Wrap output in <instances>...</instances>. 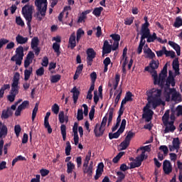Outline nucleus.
Returning a JSON list of instances; mask_svg holds the SVG:
<instances>
[{
  "mask_svg": "<svg viewBox=\"0 0 182 182\" xmlns=\"http://www.w3.org/2000/svg\"><path fill=\"white\" fill-rule=\"evenodd\" d=\"M135 136V132H132V131H129L127 132V135L125 138V139L128 141H132V139Z\"/></svg>",
  "mask_w": 182,
  "mask_h": 182,
  "instance_id": "44",
  "label": "nucleus"
},
{
  "mask_svg": "<svg viewBox=\"0 0 182 182\" xmlns=\"http://www.w3.org/2000/svg\"><path fill=\"white\" fill-rule=\"evenodd\" d=\"M53 41H55L56 42L53 44V46H60L59 43H60L61 41L60 36H57L55 37H53Z\"/></svg>",
  "mask_w": 182,
  "mask_h": 182,
  "instance_id": "54",
  "label": "nucleus"
},
{
  "mask_svg": "<svg viewBox=\"0 0 182 182\" xmlns=\"http://www.w3.org/2000/svg\"><path fill=\"white\" fill-rule=\"evenodd\" d=\"M60 80H61V75L57 74V75H52L50 82L51 83H57Z\"/></svg>",
  "mask_w": 182,
  "mask_h": 182,
  "instance_id": "38",
  "label": "nucleus"
},
{
  "mask_svg": "<svg viewBox=\"0 0 182 182\" xmlns=\"http://www.w3.org/2000/svg\"><path fill=\"white\" fill-rule=\"evenodd\" d=\"M105 164L103 162H100L97 164L96 171H100V172H104L105 171Z\"/></svg>",
  "mask_w": 182,
  "mask_h": 182,
  "instance_id": "55",
  "label": "nucleus"
},
{
  "mask_svg": "<svg viewBox=\"0 0 182 182\" xmlns=\"http://www.w3.org/2000/svg\"><path fill=\"white\" fill-rule=\"evenodd\" d=\"M16 41L17 42V43H19L20 45H23V43H26V42H28V38L26 37H23L21 35H18L16 37Z\"/></svg>",
  "mask_w": 182,
  "mask_h": 182,
  "instance_id": "26",
  "label": "nucleus"
},
{
  "mask_svg": "<svg viewBox=\"0 0 182 182\" xmlns=\"http://www.w3.org/2000/svg\"><path fill=\"white\" fill-rule=\"evenodd\" d=\"M77 119L78 121H81L83 119V110L82 109H77Z\"/></svg>",
  "mask_w": 182,
  "mask_h": 182,
  "instance_id": "57",
  "label": "nucleus"
},
{
  "mask_svg": "<svg viewBox=\"0 0 182 182\" xmlns=\"http://www.w3.org/2000/svg\"><path fill=\"white\" fill-rule=\"evenodd\" d=\"M16 53L18 55V58L23 57V48L22 46L18 47L16 50Z\"/></svg>",
  "mask_w": 182,
  "mask_h": 182,
  "instance_id": "43",
  "label": "nucleus"
},
{
  "mask_svg": "<svg viewBox=\"0 0 182 182\" xmlns=\"http://www.w3.org/2000/svg\"><path fill=\"white\" fill-rule=\"evenodd\" d=\"M122 89L120 88L117 97L114 99V107H116L117 105L119 103V100L122 97Z\"/></svg>",
  "mask_w": 182,
  "mask_h": 182,
  "instance_id": "47",
  "label": "nucleus"
},
{
  "mask_svg": "<svg viewBox=\"0 0 182 182\" xmlns=\"http://www.w3.org/2000/svg\"><path fill=\"white\" fill-rule=\"evenodd\" d=\"M32 63H33L32 59L26 58L24 60V68L27 69Z\"/></svg>",
  "mask_w": 182,
  "mask_h": 182,
  "instance_id": "62",
  "label": "nucleus"
},
{
  "mask_svg": "<svg viewBox=\"0 0 182 182\" xmlns=\"http://www.w3.org/2000/svg\"><path fill=\"white\" fill-rule=\"evenodd\" d=\"M131 141L124 139V141H122L119 146L121 147V150H126L127 147L130 145Z\"/></svg>",
  "mask_w": 182,
  "mask_h": 182,
  "instance_id": "35",
  "label": "nucleus"
},
{
  "mask_svg": "<svg viewBox=\"0 0 182 182\" xmlns=\"http://www.w3.org/2000/svg\"><path fill=\"white\" fill-rule=\"evenodd\" d=\"M172 146L176 147V151H178V150H179V148H180V141H179L178 138H173V139L172 141Z\"/></svg>",
  "mask_w": 182,
  "mask_h": 182,
  "instance_id": "36",
  "label": "nucleus"
},
{
  "mask_svg": "<svg viewBox=\"0 0 182 182\" xmlns=\"http://www.w3.org/2000/svg\"><path fill=\"white\" fill-rule=\"evenodd\" d=\"M8 127L3 123L0 122V139L8 135Z\"/></svg>",
  "mask_w": 182,
  "mask_h": 182,
  "instance_id": "18",
  "label": "nucleus"
},
{
  "mask_svg": "<svg viewBox=\"0 0 182 182\" xmlns=\"http://www.w3.org/2000/svg\"><path fill=\"white\" fill-rule=\"evenodd\" d=\"M164 55L166 57H171V58H175L176 53L172 50H166V48L164 46Z\"/></svg>",
  "mask_w": 182,
  "mask_h": 182,
  "instance_id": "30",
  "label": "nucleus"
},
{
  "mask_svg": "<svg viewBox=\"0 0 182 182\" xmlns=\"http://www.w3.org/2000/svg\"><path fill=\"white\" fill-rule=\"evenodd\" d=\"M60 132L63 137V141H65L66 140V126L65 124H61L60 126Z\"/></svg>",
  "mask_w": 182,
  "mask_h": 182,
  "instance_id": "33",
  "label": "nucleus"
},
{
  "mask_svg": "<svg viewBox=\"0 0 182 182\" xmlns=\"http://www.w3.org/2000/svg\"><path fill=\"white\" fill-rule=\"evenodd\" d=\"M112 40H109L110 43H112V46H119V42L120 41V35L112 34L110 35Z\"/></svg>",
  "mask_w": 182,
  "mask_h": 182,
  "instance_id": "15",
  "label": "nucleus"
},
{
  "mask_svg": "<svg viewBox=\"0 0 182 182\" xmlns=\"http://www.w3.org/2000/svg\"><path fill=\"white\" fill-rule=\"evenodd\" d=\"M163 170L164 173L166 175H168L172 172V166L171 163L169 161L165 160L163 162Z\"/></svg>",
  "mask_w": 182,
  "mask_h": 182,
  "instance_id": "11",
  "label": "nucleus"
},
{
  "mask_svg": "<svg viewBox=\"0 0 182 182\" xmlns=\"http://www.w3.org/2000/svg\"><path fill=\"white\" fill-rule=\"evenodd\" d=\"M169 125L170 127H168ZM167 126H165L164 133L167 134L169 132L173 133L176 130V127L174 125V122H170V123H168Z\"/></svg>",
  "mask_w": 182,
  "mask_h": 182,
  "instance_id": "21",
  "label": "nucleus"
},
{
  "mask_svg": "<svg viewBox=\"0 0 182 182\" xmlns=\"http://www.w3.org/2000/svg\"><path fill=\"white\" fill-rule=\"evenodd\" d=\"M146 42H153L154 41H156V39H157V34H156V33H153L152 35L149 34L148 36V37L146 38Z\"/></svg>",
  "mask_w": 182,
  "mask_h": 182,
  "instance_id": "40",
  "label": "nucleus"
},
{
  "mask_svg": "<svg viewBox=\"0 0 182 182\" xmlns=\"http://www.w3.org/2000/svg\"><path fill=\"white\" fill-rule=\"evenodd\" d=\"M124 131L120 130L119 129H118V131L117 132L114 133H109V138L110 140L114 139H118L119 135L123 134Z\"/></svg>",
  "mask_w": 182,
  "mask_h": 182,
  "instance_id": "25",
  "label": "nucleus"
},
{
  "mask_svg": "<svg viewBox=\"0 0 182 182\" xmlns=\"http://www.w3.org/2000/svg\"><path fill=\"white\" fill-rule=\"evenodd\" d=\"M65 117L64 112H60L58 115L60 123L63 124L65 122Z\"/></svg>",
  "mask_w": 182,
  "mask_h": 182,
  "instance_id": "61",
  "label": "nucleus"
},
{
  "mask_svg": "<svg viewBox=\"0 0 182 182\" xmlns=\"http://www.w3.org/2000/svg\"><path fill=\"white\" fill-rule=\"evenodd\" d=\"M71 93H73V101L74 103L76 104L77 103L79 96L80 95V92L76 88V87H74L73 90H70Z\"/></svg>",
  "mask_w": 182,
  "mask_h": 182,
  "instance_id": "23",
  "label": "nucleus"
},
{
  "mask_svg": "<svg viewBox=\"0 0 182 182\" xmlns=\"http://www.w3.org/2000/svg\"><path fill=\"white\" fill-rule=\"evenodd\" d=\"M174 87L176 86V80L171 70H169V75H168L166 80V87L169 88L170 87Z\"/></svg>",
  "mask_w": 182,
  "mask_h": 182,
  "instance_id": "7",
  "label": "nucleus"
},
{
  "mask_svg": "<svg viewBox=\"0 0 182 182\" xmlns=\"http://www.w3.org/2000/svg\"><path fill=\"white\" fill-rule=\"evenodd\" d=\"M38 104L36 103V105L33 109V112H32V122H33L35 121V119L36 118V115H37V112L38 110Z\"/></svg>",
  "mask_w": 182,
  "mask_h": 182,
  "instance_id": "39",
  "label": "nucleus"
},
{
  "mask_svg": "<svg viewBox=\"0 0 182 182\" xmlns=\"http://www.w3.org/2000/svg\"><path fill=\"white\" fill-rule=\"evenodd\" d=\"M105 128L103 127H100V124L99 123H97L95 124L93 132L95 136L97 138H99L105 134Z\"/></svg>",
  "mask_w": 182,
  "mask_h": 182,
  "instance_id": "6",
  "label": "nucleus"
},
{
  "mask_svg": "<svg viewBox=\"0 0 182 182\" xmlns=\"http://www.w3.org/2000/svg\"><path fill=\"white\" fill-rule=\"evenodd\" d=\"M33 11V6L31 5H26L22 8V15L24 16L26 21H27V26L31 29V22H32V14Z\"/></svg>",
  "mask_w": 182,
  "mask_h": 182,
  "instance_id": "2",
  "label": "nucleus"
},
{
  "mask_svg": "<svg viewBox=\"0 0 182 182\" xmlns=\"http://www.w3.org/2000/svg\"><path fill=\"white\" fill-rule=\"evenodd\" d=\"M147 101L149 104H152L154 109H156L159 106H160L163 102L161 98H147Z\"/></svg>",
  "mask_w": 182,
  "mask_h": 182,
  "instance_id": "10",
  "label": "nucleus"
},
{
  "mask_svg": "<svg viewBox=\"0 0 182 182\" xmlns=\"http://www.w3.org/2000/svg\"><path fill=\"white\" fill-rule=\"evenodd\" d=\"M160 63L159 60H152L149 63L147 67H145L144 70L152 75V77H157V71L156 70L159 68Z\"/></svg>",
  "mask_w": 182,
  "mask_h": 182,
  "instance_id": "3",
  "label": "nucleus"
},
{
  "mask_svg": "<svg viewBox=\"0 0 182 182\" xmlns=\"http://www.w3.org/2000/svg\"><path fill=\"white\" fill-rule=\"evenodd\" d=\"M176 92V90L174 88H170L169 87H166L165 88V93L168 97L171 96V95L174 94Z\"/></svg>",
  "mask_w": 182,
  "mask_h": 182,
  "instance_id": "42",
  "label": "nucleus"
},
{
  "mask_svg": "<svg viewBox=\"0 0 182 182\" xmlns=\"http://www.w3.org/2000/svg\"><path fill=\"white\" fill-rule=\"evenodd\" d=\"M132 97H133V94H132V92H130V91L127 92L126 96H125V97L122 100L121 104L125 105L127 102H133V98H132Z\"/></svg>",
  "mask_w": 182,
  "mask_h": 182,
  "instance_id": "22",
  "label": "nucleus"
},
{
  "mask_svg": "<svg viewBox=\"0 0 182 182\" xmlns=\"http://www.w3.org/2000/svg\"><path fill=\"white\" fill-rule=\"evenodd\" d=\"M84 174H87L89 177H91L93 174V168L92 166L87 165V167H83Z\"/></svg>",
  "mask_w": 182,
  "mask_h": 182,
  "instance_id": "24",
  "label": "nucleus"
},
{
  "mask_svg": "<svg viewBox=\"0 0 182 182\" xmlns=\"http://www.w3.org/2000/svg\"><path fill=\"white\" fill-rule=\"evenodd\" d=\"M75 168V166L74 163L69 162L67 164V173L68 174H71Z\"/></svg>",
  "mask_w": 182,
  "mask_h": 182,
  "instance_id": "31",
  "label": "nucleus"
},
{
  "mask_svg": "<svg viewBox=\"0 0 182 182\" xmlns=\"http://www.w3.org/2000/svg\"><path fill=\"white\" fill-rule=\"evenodd\" d=\"M69 45L70 46H76V34L73 33L69 38Z\"/></svg>",
  "mask_w": 182,
  "mask_h": 182,
  "instance_id": "29",
  "label": "nucleus"
},
{
  "mask_svg": "<svg viewBox=\"0 0 182 182\" xmlns=\"http://www.w3.org/2000/svg\"><path fill=\"white\" fill-rule=\"evenodd\" d=\"M35 5L37 8V12L35 15L37 21H42L46 16L48 11V0H35Z\"/></svg>",
  "mask_w": 182,
  "mask_h": 182,
  "instance_id": "1",
  "label": "nucleus"
},
{
  "mask_svg": "<svg viewBox=\"0 0 182 182\" xmlns=\"http://www.w3.org/2000/svg\"><path fill=\"white\" fill-rule=\"evenodd\" d=\"M71 144L70 141L66 142V147H65V154L66 156H70L71 152Z\"/></svg>",
  "mask_w": 182,
  "mask_h": 182,
  "instance_id": "48",
  "label": "nucleus"
},
{
  "mask_svg": "<svg viewBox=\"0 0 182 182\" xmlns=\"http://www.w3.org/2000/svg\"><path fill=\"white\" fill-rule=\"evenodd\" d=\"M173 26L175 28H180V26H182V18H181V17H177L176 18Z\"/></svg>",
  "mask_w": 182,
  "mask_h": 182,
  "instance_id": "46",
  "label": "nucleus"
},
{
  "mask_svg": "<svg viewBox=\"0 0 182 182\" xmlns=\"http://www.w3.org/2000/svg\"><path fill=\"white\" fill-rule=\"evenodd\" d=\"M14 132L16 136H19V134L21 132V127L19 124L15 125L14 127Z\"/></svg>",
  "mask_w": 182,
  "mask_h": 182,
  "instance_id": "59",
  "label": "nucleus"
},
{
  "mask_svg": "<svg viewBox=\"0 0 182 182\" xmlns=\"http://www.w3.org/2000/svg\"><path fill=\"white\" fill-rule=\"evenodd\" d=\"M13 114V110L11 109L10 107H7L6 109H4L3 111H1V119H8L11 117Z\"/></svg>",
  "mask_w": 182,
  "mask_h": 182,
  "instance_id": "8",
  "label": "nucleus"
},
{
  "mask_svg": "<svg viewBox=\"0 0 182 182\" xmlns=\"http://www.w3.org/2000/svg\"><path fill=\"white\" fill-rule=\"evenodd\" d=\"M154 79V85H159L161 87H163L164 83L166 82V77L162 79V76H159V78L158 77V73L156 74V77L155 76H152Z\"/></svg>",
  "mask_w": 182,
  "mask_h": 182,
  "instance_id": "16",
  "label": "nucleus"
},
{
  "mask_svg": "<svg viewBox=\"0 0 182 182\" xmlns=\"http://www.w3.org/2000/svg\"><path fill=\"white\" fill-rule=\"evenodd\" d=\"M60 109V108L59 107V106L57 104H54L52 107H51V110L52 112L55 114H58L59 112V110Z\"/></svg>",
  "mask_w": 182,
  "mask_h": 182,
  "instance_id": "56",
  "label": "nucleus"
},
{
  "mask_svg": "<svg viewBox=\"0 0 182 182\" xmlns=\"http://www.w3.org/2000/svg\"><path fill=\"white\" fill-rule=\"evenodd\" d=\"M45 73L44 67H41L40 68L37 69L36 71V74L37 76L41 77Z\"/></svg>",
  "mask_w": 182,
  "mask_h": 182,
  "instance_id": "52",
  "label": "nucleus"
},
{
  "mask_svg": "<svg viewBox=\"0 0 182 182\" xmlns=\"http://www.w3.org/2000/svg\"><path fill=\"white\" fill-rule=\"evenodd\" d=\"M176 117L182 116V106L179 105L176 109Z\"/></svg>",
  "mask_w": 182,
  "mask_h": 182,
  "instance_id": "64",
  "label": "nucleus"
},
{
  "mask_svg": "<svg viewBox=\"0 0 182 182\" xmlns=\"http://www.w3.org/2000/svg\"><path fill=\"white\" fill-rule=\"evenodd\" d=\"M20 80V73H16L14 76L13 83H11V88L20 89L18 84Z\"/></svg>",
  "mask_w": 182,
  "mask_h": 182,
  "instance_id": "14",
  "label": "nucleus"
},
{
  "mask_svg": "<svg viewBox=\"0 0 182 182\" xmlns=\"http://www.w3.org/2000/svg\"><path fill=\"white\" fill-rule=\"evenodd\" d=\"M73 130V133H74L75 144L78 145L80 138H79V134H78V123L77 122H75Z\"/></svg>",
  "mask_w": 182,
  "mask_h": 182,
  "instance_id": "13",
  "label": "nucleus"
},
{
  "mask_svg": "<svg viewBox=\"0 0 182 182\" xmlns=\"http://www.w3.org/2000/svg\"><path fill=\"white\" fill-rule=\"evenodd\" d=\"M144 158H145V154H144V151H143L142 154H140V156L136 158V162L140 163V164H141Z\"/></svg>",
  "mask_w": 182,
  "mask_h": 182,
  "instance_id": "53",
  "label": "nucleus"
},
{
  "mask_svg": "<svg viewBox=\"0 0 182 182\" xmlns=\"http://www.w3.org/2000/svg\"><path fill=\"white\" fill-rule=\"evenodd\" d=\"M33 73V68L30 67L28 69L24 70V80L27 81L30 79V77Z\"/></svg>",
  "mask_w": 182,
  "mask_h": 182,
  "instance_id": "27",
  "label": "nucleus"
},
{
  "mask_svg": "<svg viewBox=\"0 0 182 182\" xmlns=\"http://www.w3.org/2000/svg\"><path fill=\"white\" fill-rule=\"evenodd\" d=\"M19 89L11 87L10 90V95H8L7 99L10 102H14L16 95H18Z\"/></svg>",
  "mask_w": 182,
  "mask_h": 182,
  "instance_id": "12",
  "label": "nucleus"
},
{
  "mask_svg": "<svg viewBox=\"0 0 182 182\" xmlns=\"http://www.w3.org/2000/svg\"><path fill=\"white\" fill-rule=\"evenodd\" d=\"M91 156H92V151L89 150L88 152H87V154L85 156L84 164H83V167H88L89 162H90V159H91Z\"/></svg>",
  "mask_w": 182,
  "mask_h": 182,
  "instance_id": "28",
  "label": "nucleus"
},
{
  "mask_svg": "<svg viewBox=\"0 0 182 182\" xmlns=\"http://www.w3.org/2000/svg\"><path fill=\"white\" fill-rule=\"evenodd\" d=\"M141 164L140 162L136 161V162H130V167L129 169L135 168L136 167H141Z\"/></svg>",
  "mask_w": 182,
  "mask_h": 182,
  "instance_id": "58",
  "label": "nucleus"
},
{
  "mask_svg": "<svg viewBox=\"0 0 182 182\" xmlns=\"http://www.w3.org/2000/svg\"><path fill=\"white\" fill-rule=\"evenodd\" d=\"M50 173V171H48V169H44L42 168L40 171V173L41 174V176L45 177L46 176H48Z\"/></svg>",
  "mask_w": 182,
  "mask_h": 182,
  "instance_id": "63",
  "label": "nucleus"
},
{
  "mask_svg": "<svg viewBox=\"0 0 182 182\" xmlns=\"http://www.w3.org/2000/svg\"><path fill=\"white\" fill-rule=\"evenodd\" d=\"M154 112L149 109L144 107V114L142 115V118L146 119V122H149L153 119Z\"/></svg>",
  "mask_w": 182,
  "mask_h": 182,
  "instance_id": "9",
  "label": "nucleus"
},
{
  "mask_svg": "<svg viewBox=\"0 0 182 182\" xmlns=\"http://www.w3.org/2000/svg\"><path fill=\"white\" fill-rule=\"evenodd\" d=\"M44 127L48 129V133L49 134H50L53 133V129H52V127L50 126L48 119H44Z\"/></svg>",
  "mask_w": 182,
  "mask_h": 182,
  "instance_id": "37",
  "label": "nucleus"
},
{
  "mask_svg": "<svg viewBox=\"0 0 182 182\" xmlns=\"http://www.w3.org/2000/svg\"><path fill=\"white\" fill-rule=\"evenodd\" d=\"M150 34V29L149 28V26H141L140 35L142 38H149V35Z\"/></svg>",
  "mask_w": 182,
  "mask_h": 182,
  "instance_id": "17",
  "label": "nucleus"
},
{
  "mask_svg": "<svg viewBox=\"0 0 182 182\" xmlns=\"http://www.w3.org/2000/svg\"><path fill=\"white\" fill-rule=\"evenodd\" d=\"M28 106H29V101L25 100L18 107V108H19L21 110H24Z\"/></svg>",
  "mask_w": 182,
  "mask_h": 182,
  "instance_id": "49",
  "label": "nucleus"
},
{
  "mask_svg": "<svg viewBox=\"0 0 182 182\" xmlns=\"http://www.w3.org/2000/svg\"><path fill=\"white\" fill-rule=\"evenodd\" d=\"M172 67L173 70H178L179 69V61H178V58H175L173 60L172 63Z\"/></svg>",
  "mask_w": 182,
  "mask_h": 182,
  "instance_id": "50",
  "label": "nucleus"
},
{
  "mask_svg": "<svg viewBox=\"0 0 182 182\" xmlns=\"http://www.w3.org/2000/svg\"><path fill=\"white\" fill-rule=\"evenodd\" d=\"M167 69H168V65L167 64H166L164 67H163V70H161V74H159V77H161L162 79H165L167 77Z\"/></svg>",
  "mask_w": 182,
  "mask_h": 182,
  "instance_id": "34",
  "label": "nucleus"
},
{
  "mask_svg": "<svg viewBox=\"0 0 182 182\" xmlns=\"http://www.w3.org/2000/svg\"><path fill=\"white\" fill-rule=\"evenodd\" d=\"M148 99L160 98L161 96V90L153 88L146 91Z\"/></svg>",
  "mask_w": 182,
  "mask_h": 182,
  "instance_id": "4",
  "label": "nucleus"
},
{
  "mask_svg": "<svg viewBox=\"0 0 182 182\" xmlns=\"http://www.w3.org/2000/svg\"><path fill=\"white\" fill-rule=\"evenodd\" d=\"M16 23H17V25L19 26H25V22H23V20H22L21 16H17L16 18Z\"/></svg>",
  "mask_w": 182,
  "mask_h": 182,
  "instance_id": "51",
  "label": "nucleus"
},
{
  "mask_svg": "<svg viewBox=\"0 0 182 182\" xmlns=\"http://www.w3.org/2000/svg\"><path fill=\"white\" fill-rule=\"evenodd\" d=\"M83 35H85V31H83L82 28H79L77 31V38H76L77 42H79V41H80V38H82Z\"/></svg>",
  "mask_w": 182,
  "mask_h": 182,
  "instance_id": "41",
  "label": "nucleus"
},
{
  "mask_svg": "<svg viewBox=\"0 0 182 182\" xmlns=\"http://www.w3.org/2000/svg\"><path fill=\"white\" fill-rule=\"evenodd\" d=\"M102 11H103V7H97L94 9L92 14L95 16H100Z\"/></svg>",
  "mask_w": 182,
  "mask_h": 182,
  "instance_id": "45",
  "label": "nucleus"
},
{
  "mask_svg": "<svg viewBox=\"0 0 182 182\" xmlns=\"http://www.w3.org/2000/svg\"><path fill=\"white\" fill-rule=\"evenodd\" d=\"M118 48V46H112V47H109V46H103L102 47V57H105V55L109 54L111 53V50H117Z\"/></svg>",
  "mask_w": 182,
  "mask_h": 182,
  "instance_id": "20",
  "label": "nucleus"
},
{
  "mask_svg": "<svg viewBox=\"0 0 182 182\" xmlns=\"http://www.w3.org/2000/svg\"><path fill=\"white\" fill-rule=\"evenodd\" d=\"M114 108L109 107V119H108V124L107 126L109 127L110 123L113 120V115H114Z\"/></svg>",
  "mask_w": 182,
  "mask_h": 182,
  "instance_id": "32",
  "label": "nucleus"
},
{
  "mask_svg": "<svg viewBox=\"0 0 182 182\" xmlns=\"http://www.w3.org/2000/svg\"><path fill=\"white\" fill-rule=\"evenodd\" d=\"M170 114V110L167 109L162 117V122H163L164 127L168 126V124L170 123V122H169L170 114Z\"/></svg>",
  "mask_w": 182,
  "mask_h": 182,
  "instance_id": "19",
  "label": "nucleus"
},
{
  "mask_svg": "<svg viewBox=\"0 0 182 182\" xmlns=\"http://www.w3.org/2000/svg\"><path fill=\"white\" fill-rule=\"evenodd\" d=\"M159 150H162V151L164 152V156H166L168 154V148L166 146H159Z\"/></svg>",
  "mask_w": 182,
  "mask_h": 182,
  "instance_id": "60",
  "label": "nucleus"
},
{
  "mask_svg": "<svg viewBox=\"0 0 182 182\" xmlns=\"http://www.w3.org/2000/svg\"><path fill=\"white\" fill-rule=\"evenodd\" d=\"M97 53L92 48H88L87 50V66H91L93 62V59L96 58Z\"/></svg>",
  "mask_w": 182,
  "mask_h": 182,
  "instance_id": "5",
  "label": "nucleus"
}]
</instances>
